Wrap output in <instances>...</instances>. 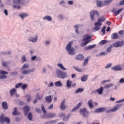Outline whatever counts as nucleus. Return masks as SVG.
I'll return each mask as SVG.
<instances>
[{
    "mask_svg": "<svg viewBox=\"0 0 124 124\" xmlns=\"http://www.w3.org/2000/svg\"><path fill=\"white\" fill-rule=\"evenodd\" d=\"M54 85L55 87H62V83L61 81H57L54 83Z\"/></svg>",
    "mask_w": 124,
    "mask_h": 124,
    "instance_id": "nucleus-24",
    "label": "nucleus"
},
{
    "mask_svg": "<svg viewBox=\"0 0 124 124\" xmlns=\"http://www.w3.org/2000/svg\"><path fill=\"white\" fill-rule=\"evenodd\" d=\"M57 66H58V67H60V68H61V69H62V70H66V68H65L63 66V65H62V63H58Z\"/></svg>",
    "mask_w": 124,
    "mask_h": 124,
    "instance_id": "nucleus-34",
    "label": "nucleus"
},
{
    "mask_svg": "<svg viewBox=\"0 0 124 124\" xmlns=\"http://www.w3.org/2000/svg\"><path fill=\"white\" fill-rule=\"evenodd\" d=\"M112 51V47H108L106 49V53H111Z\"/></svg>",
    "mask_w": 124,
    "mask_h": 124,
    "instance_id": "nucleus-53",
    "label": "nucleus"
},
{
    "mask_svg": "<svg viewBox=\"0 0 124 124\" xmlns=\"http://www.w3.org/2000/svg\"><path fill=\"white\" fill-rule=\"evenodd\" d=\"M12 114L13 116H19L20 115V112L17 111V108H15Z\"/></svg>",
    "mask_w": 124,
    "mask_h": 124,
    "instance_id": "nucleus-25",
    "label": "nucleus"
},
{
    "mask_svg": "<svg viewBox=\"0 0 124 124\" xmlns=\"http://www.w3.org/2000/svg\"><path fill=\"white\" fill-rule=\"evenodd\" d=\"M106 107L99 108L94 110V113H103L106 111Z\"/></svg>",
    "mask_w": 124,
    "mask_h": 124,
    "instance_id": "nucleus-12",
    "label": "nucleus"
},
{
    "mask_svg": "<svg viewBox=\"0 0 124 124\" xmlns=\"http://www.w3.org/2000/svg\"><path fill=\"white\" fill-rule=\"evenodd\" d=\"M56 117H57V114H56V113H48L43 115L42 118L43 119H52L53 118H55Z\"/></svg>",
    "mask_w": 124,
    "mask_h": 124,
    "instance_id": "nucleus-3",
    "label": "nucleus"
},
{
    "mask_svg": "<svg viewBox=\"0 0 124 124\" xmlns=\"http://www.w3.org/2000/svg\"><path fill=\"white\" fill-rule=\"evenodd\" d=\"M119 5H124V0L120 1L119 3Z\"/></svg>",
    "mask_w": 124,
    "mask_h": 124,
    "instance_id": "nucleus-64",
    "label": "nucleus"
},
{
    "mask_svg": "<svg viewBox=\"0 0 124 124\" xmlns=\"http://www.w3.org/2000/svg\"><path fill=\"white\" fill-rule=\"evenodd\" d=\"M7 76H4L3 75H0V80H3V79H7Z\"/></svg>",
    "mask_w": 124,
    "mask_h": 124,
    "instance_id": "nucleus-55",
    "label": "nucleus"
},
{
    "mask_svg": "<svg viewBox=\"0 0 124 124\" xmlns=\"http://www.w3.org/2000/svg\"><path fill=\"white\" fill-rule=\"evenodd\" d=\"M66 50L70 56H73L75 54L74 48L73 47H66Z\"/></svg>",
    "mask_w": 124,
    "mask_h": 124,
    "instance_id": "nucleus-8",
    "label": "nucleus"
},
{
    "mask_svg": "<svg viewBox=\"0 0 124 124\" xmlns=\"http://www.w3.org/2000/svg\"><path fill=\"white\" fill-rule=\"evenodd\" d=\"M44 44L46 45V46H49V45H50V44H51V41L46 40V41H45Z\"/></svg>",
    "mask_w": 124,
    "mask_h": 124,
    "instance_id": "nucleus-52",
    "label": "nucleus"
},
{
    "mask_svg": "<svg viewBox=\"0 0 124 124\" xmlns=\"http://www.w3.org/2000/svg\"><path fill=\"white\" fill-rule=\"evenodd\" d=\"M43 19L44 21H48V22H51L53 20L52 16H46L43 17Z\"/></svg>",
    "mask_w": 124,
    "mask_h": 124,
    "instance_id": "nucleus-17",
    "label": "nucleus"
},
{
    "mask_svg": "<svg viewBox=\"0 0 124 124\" xmlns=\"http://www.w3.org/2000/svg\"><path fill=\"white\" fill-rule=\"evenodd\" d=\"M98 17H99V14L97 11L93 10L90 12V18L92 21H94V19L98 18Z\"/></svg>",
    "mask_w": 124,
    "mask_h": 124,
    "instance_id": "nucleus-2",
    "label": "nucleus"
},
{
    "mask_svg": "<svg viewBox=\"0 0 124 124\" xmlns=\"http://www.w3.org/2000/svg\"><path fill=\"white\" fill-rule=\"evenodd\" d=\"M84 92V88H79L75 91V93H83Z\"/></svg>",
    "mask_w": 124,
    "mask_h": 124,
    "instance_id": "nucleus-37",
    "label": "nucleus"
},
{
    "mask_svg": "<svg viewBox=\"0 0 124 124\" xmlns=\"http://www.w3.org/2000/svg\"><path fill=\"white\" fill-rule=\"evenodd\" d=\"M122 106V104H116L115 106H114L113 108L109 109L108 110H107L106 112L108 114L109 113H111V112H116V111H117L118 109H120V108H121Z\"/></svg>",
    "mask_w": 124,
    "mask_h": 124,
    "instance_id": "nucleus-4",
    "label": "nucleus"
},
{
    "mask_svg": "<svg viewBox=\"0 0 124 124\" xmlns=\"http://www.w3.org/2000/svg\"><path fill=\"white\" fill-rule=\"evenodd\" d=\"M91 57L90 56L87 57V58L84 60L82 65L83 67H85L87 65H88V62H89V59H90Z\"/></svg>",
    "mask_w": 124,
    "mask_h": 124,
    "instance_id": "nucleus-23",
    "label": "nucleus"
},
{
    "mask_svg": "<svg viewBox=\"0 0 124 124\" xmlns=\"http://www.w3.org/2000/svg\"><path fill=\"white\" fill-rule=\"evenodd\" d=\"M28 85L26 84H24L23 85H21V89L22 90H26V88H27Z\"/></svg>",
    "mask_w": 124,
    "mask_h": 124,
    "instance_id": "nucleus-61",
    "label": "nucleus"
},
{
    "mask_svg": "<svg viewBox=\"0 0 124 124\" xmlns=\"http://www.w3.org/2000/svg\"><path fill=\"white\" fill-rule=\"evenodd\" d=\"M88 105L90 107V109H93V100L91 99L88 102Z\"/></svg>",
    "mask_w": 124,
    "mask_h": 124,
    "instance_id": "nucleus-30",
    "label": "nucleus"
},
{
    "mask_svg": "<svg viewBox=\"0 0 124 124\" xmlns=\"http://www.w3.org/2000/svg\"><path fill=\"white\" fill-rule=\"evenodd\" d=\"M111 69L113 71H122V70H123V68H122L121 65L118 64L112 67Z\"/></svg>",
    "mask_w": 124,
    "mask_h": 124,
    "instance_id": "nucleus-13",
    "label": "nucleus"
},
{
    "mask_svg": "<svg viewBox=\"0 0 124 124\" xmlns=\"http://www.w3.org/2000/svg\"><path fill=\"white\" fill-rule=\"evenodd\" d=\"M107 42V40H103L101 41L99 43V44L100 45H104V44H105Z\"/></svg>",
    "mask_w": 124,
    "mask_h": 124,
    "instance_id": "nucleus-51",
    "label": "nucleus"
},
{
    "mask_svg": "<svg viewBox=\"0 0 124 124\" xmlns=\"http://www.w3.org/2000/svg\"><path fill=\"white\" fill-rule=\"evenodd\" d=\"M79 112L80 113V114H81V115L83 116V117H87L88 115H89V111L87 110V108H80Z\"/></svg>",
    "mask_w": 124,
    "mask_h": 124,
    "instance_id": "nucleus-7",
    "label": "nucleus"
},
{
    "mask_svg": "<svg viewBox=\"0 0 124 124\" xmlns=\"http://www.w3.org/2000/svg\"><path fill=\"white\" fill-rule=\"evenodd\" d=\"M96 5L98 7H102V6H103L102 1L100 0H97Z\"/></svg>",
    "mask_w": 124,
    "mask_h": 124,
    "instance_id": "nucleus-38",
    "label": "nucleus"
},
{
    "mask_svg": "<svg viewBox=\"0 0 124 124\" xmlns=\"http://www.w3.org/2000/svg\"><path fill=\"white\" fill-rule=\"evenodd\" d=\"M7 42V40L5 38L2 39L1 40V43H0V45H4V44H5V43H6Z\"/></svg>",
    "mask_w": 124,
    "mask_h": 124,
    "instance_id": "nucleus-44",
    "label": "nucleus"
},
{
    "mask_svg": "<svg viewBox=\"0 0 124 124\" xmlns=\"http://www.w3.org/2000/svg\"><path fill=\"white\" fill-rule=\"evenodd\" d=\"M38 40V36L37 35L35 34L34 36H31L28 38V40L29 42H32V43H35L37 42V40Z\"/></svg>",
    "mask_w": 124,
    "mask_h": 124,
    "instance_id": "nucleus-5",
    "label": "nucleus"
},
{
    "mask_svg": "<svg viewBox=\"0 0 124 124\" xmlns=\"http://www.w3.org/2000/svg\"><path fill=\"white\" fill-rule=\"evenodd\" d=\"M22 85H23V83L22 82L18 83L16 85L15 88H16V89H19V87H22Z\"/></svg>",
    "mask_w": 124,
    "mask_h": 124,
    "instance_id": "nucleus-54",
    "label": "nucleus"
},
{
    "mask_svg": "<svg viewBox=\"0 0 124 124\" xmlns=\"http://www.w3.org/2000/svg\"><path fill=\"white\" fill-rule=\"evenodd\" d=\"M41 108H42V111L44 114H46V110L45 109V108L44 107V106L42 105L41 106Z\"/></svg>",
    "mask_w": 124,
    "mask_h": 124,
    "instance_id": "nucleus-63",
    "label": "nucleus"
},
{
    "mask_svg": "<svg viewBox=\"0 0 124 124\" xmlns=\"http://www.w3.org/2000/svg\"><path fill=\"white\" fill-rule=\"evenodd\" d=\"M25 97H26V98H27V101L28 102H31V94H27L25 96Z\"/></svg>",
    "mask_w": 124,
    "mask_h": 124,
    "instance_id": "nucleus-31",
    "label": "nucleus"
},
{
    "mask_svg": "<svg viewBox=\"0 0 124 124\" xmlns=\"http://www.w3.org/2000/svg\"><path fill=\"white\" fill-rule=\"evenodd\" d=\"M27 118L29 121H32V114L31 112L29 113L27 115Z\"/></svg>",
    "mask_w": 124,
    "mask_h": 124,
    "instance_id": "nucleus-43",
    "label": "nucleus"
},
{
    "mask_svg": "<svg viewBox=\"0 0 124 124\" xmlns=\"http://www.w3.org/2000/svg\"><path fill=\"white\" fill-rule=\"evenodd\" d=\"M77 60L82 61L84 59V56L82 54H79L76 56Z\"/></svg>",
    "mask_w": 124,
    "mask_h": 124,
    "instance_id": "nucleus-29",
    "label": "nucleus"
},
{
    "mask_svg": "<svg viewBox=\"0 0 124 124\" xmlns=\"http://www.w3.org/2000/svg\"><path fill=\"white\" fill-rule=\"evenodd\" d=\"M29 67H30V65H29V64H28V63H25L22 66V67L21 68V70H25V69H26L27 68H29Z\"/></svg>",
    "mask_w": 124,
    "mask_h": 124,
    "instance_id": "nucleus-32",
    "label": "nucleus"
},
{
    "mask_svg": "<svg viewBox=\"0 0 124 124\" xmlns=\"http://www.w3.org/2000/svg\"><path fill=\"white\" fill-rule=\"evenodd\" d=\"M56 71L57 77H58V78H60V79H65V78H67V77H68L67 76V73L62 71L60 69H57Z\"/></svg>",
    "mask_w": 124,
    "mask_h": 124,
    "instance_id": "nucleus-1",
    "label": "nucleus"
},
{
    "mask_svg": "<svg viewBox=\"0 0 124 124\" xmlns=\"http://www.w3.org/2000/svg\"><path fill=\"white\" fill-rule=\"evenodd\" d=\"M10 75L11 76H16L18 75V72L16 71L11 72Z\"/></svg>",
    "mask_w": 124,
    "mask_h": 124,
    "instance_id": "nucleus-56",
    "label": "nucleus"
},
{
    "mask_svg": "<svg viewBox=\"0 0 124 124\" xmlns=\"http://www.w3.org/2000/svg\"><path fill=\"white\" fill-rule=\"evenodd\" d=\"M59 4L60 5H62V6H63V7H64V6H65V1L63 0H61L60 2H59Z\"/></svg>",
    "mask_w": 124,
    "mask_h": 124,
    "instance_id": "nucleus-46",
    "label": "nucleus"
},
{
    "mask_svg": "<svg viewBox=\"0 0 124 124\" xmlns=\"http://www.w3.org/2000/svg\"><path fill=\"white\" fill-rule=\"evenodd\" d=\"M94 26H95V27H100L101 26H102V23L100 22L98 20V22H95L94 23Z\"/></svg>",
    "mask_w": 124,
    "mask_h": 124,
    "instance_id": "nucleus-45",
    "label": "nucleus"
},
{
    "mask_svg": "<svg viewBox=\"0 0 124 124\" xmlns=\"http://www.w3.org/2000/svg\"><path fill=\"white\" fill-rule=\"evenodd\" d=\"M123 10H124L123 8H121L119 10L116 11L115 12V16H117V15H119V14H120V13H121L122 11H123Z\"/></svg>",
    "mask_w": 124,
    "mask_h": 124,
    "instance_id": "nucleus-42",
    "label": "nucleus"
},
{
    "mask_svg": "<svg viewBox=\"0 0 124 124\" xmlns=\"http://www.w3.org/2000/svg\"><path fill=\"white\" fill-rule=\"evenodd\" d=\"M23 111L24 112V115L27 116L28 113H29V111H30V107L28 106L24 107L23 108Z\"/></svg>",
    "mask_w": 124,
    "mask_h": 124,
    "instance_id": "nucleus-16",
    "label": "nucleus"
},
{
    "mask_svg": "<svg viewBox=\"0 0 124 124\" xmlns=\"http://www.w3.org/2000/svg\"><path fill=\"white\" fill-rule=\"evenodd\" d=\"M93 48V47H85L84 50L85 51H90V50H92Z\"/></svg>",
    "mask_w": 124,
    "mask_h": 124,
    "instance_id": "nucleus-60",
    "label": "nucleus"
},
{
    "mask_svg": "<svg viewBox=\"0 0 124 124\" xmlns=\"http://www.w3.org/2000/svg\"><path fill=\"white\" fill-rule=\"evenodd\" d=\"M42 72L43 74H47V69L46 68V67L44 66L42 68Z\"/></svg>",
    "mask_w": 124,
    "mask_h": 124,
    "instance_id": "nucleus-48",
    "label": "nucleus"
},
{
    "mask_svg": "<svg viewBox=\"0 0 124 124\" xmlns=\"http://www.w3.org/2000/svg\"><path fill=\"white\" fill-rule=\"evenodd\" d=\"M124 45V42L123 41L116 42L114 44V47H122Z\"/></svg>",
    "mask_w": 124,
    "mask_h": 124,
    "instance_id": "nucleus-15",
    "label": "nucleus"
},
{
    "mask_svg": "<svg viewBox=\"0 0 124 124\" xmlns=\"http://www.w3.org/2000/svg\"><path fill=\"white\" fill-rule=\"evenodd\" d=\"M100 30V27L96 26L93 28V32H95V31H97Z\"/></svg>",
    "mask_w": 124,
    "mask_h": 124,
    "instance_id": "nucleus-39",
    "label": "nucleus"
},
{
    "mask_svg": "<svg viewBox=\"0 0 124 124\" xmlns=\"http://www.w3.org/2000/svg\"><path fill=\"white\" fill-rule=\"evenodd\" d=\"M111 87H113V83L108 84L105 85V87L106 89H108V88H111Z\"/></svg>",
    "mask_w": 124,
    "mask_h": 124,
    "instance_id": "nucleus-57",
    "label": "nucleus"
},
{
    "mask_svg": "<svg viewBox=\"0 0 124 124\" xmlns=\"http://www.w3.org/2000/svg\"><path fill=\"white\" fill-rule=\"evenodd\" d=\"M21 60L22 61V62H27V58H26V56L25 55H23L21 57Z\"/></svg>",
    "mask_w": 124,
    "mask_h": 124,
    "instance_id": "nucleus-59",
    "label": "nucleus"
},
{
    "mask_svg": "<svg viewBox=\"0 0 124 124\" xmlns=\"http://www.w3.org/2000/svg\"><path fill=\"white\" fill-rule=\"evenodd\" d=\"M112 1H113V0H105L104 1V5H105V6L109 5V4H110V3L112 2Z\"/></svg>",
    "mask_w": 124,
    "mask_h": 124,
    "instance_id": "nucleus-28",
    "label": "nucleus"
},
{
    "mask_svg": "<svg viewBox=\"0 0 124 124\" xmlns=\"http://www.w3.org/2000/svg\"><path fill=\"white\" fill-rule=\"evenodd\" d=\"M45 100L48 103H51V102H52V96L51 95L46 96L45 98Z\"/></svg>",
    "mask_w": 124,
    "mask_h": 124,
    "instance_id": "nucleus-19",
    "label": "nucleus"
},
{
    "mask_svg": "<svg viewBox=\"0 0 124 124\" xmlns=\"http://www.w3.org/2000/svg\"><path fill=\"white\" fill-rule=\"evenodd\" d=\"M85 42H83V43H82L80 45V46H81L82 47H84L85 46H86V45H87V44H88V43H90V41H84Z\"/></svg>",
    "mask_w": 124,
    "mask_h": 124,
    "instance_id": "nucleus-49",
    "label": "nucleus"
},
{
    "mask_svg": "<svg viewBox=\"0 0 124 124\" xmlns=\"http://www.w3.org/2000/svg\"><path fill=\"white\" fill-rule=\"evenodd\" d=\"M105 18H104V17H100L98 19V21L100 22V23H102L103 22H104V21H105Z\"/></svg>",
    "mask_w": 124,
    "mask_h": 124,
    "instance_id": "nucleus-47",
    "label": "nucleus"
},
{
    "mask_svg": "<svg viewBox=\"0 0 124 124\" xmlns=\"http://www.w3.org/2000/svg\"><path fill=\"white\" fill-rule=\"evenodd\" d=\"M35 71V68H32V69H27L21 71L22 74L24 75H27V74H30L31 72H34Z\"/></svg>",
    "mask_w": 124,
    "mask_h": 124,
    "instance_id": "nucleus-9",
    "label": "nucleus"
},
{
    "mask_svg": "<svg viewBox=\"0 0 124 124\" xmlns=\"http://www.w3.org/2000/svg\"><path fill=\"white\" fill-rule=\"evenodd\" d=\"M69 118H70V114H67L63 118L62 120L64 122H67L69 120Z\"/></svg>",
    "mask_w": 124,
    "mask_h": 124,
    "instance_id": "nucleus-27",
    "label": "nucleus"
},
{
    "mask_svg": "<svg viewBox=\"0 0 124 124\" xmlns=\"http://www.w3.org/2000/svg\"><path fill=\"white\" fill-rule=\"evenodd\" d=\"M71 84H72V81L67 80L66 81V87L67 88H71Z\"/></svg>",
    "mask_w": 124,
    "mask_h": 124,
    "instance_id": "nucleus-36",
    "label": "nucleus"
},
{
    "mask_svg": "<svg viewBox=\"0 0 124 124\" xmlns=\"http://www.w3.org/2000/svg\"><path fill=\"white\" fill-rule=\"evenodd\" d=\"M0 123H7V124H10V119L7 117H4L3 114L0 116Z\"/></svg>",
    "mask_w": 124,
    "mask_h": 124,
    "instance_id": "nucleus-6",
    "label": "nucleus"
},
{
    "mask_svg": "<svg viewBox=\"0 0 124 124\" xmlns=\"http://www.w3.org/2000/svg\"><path fill=\"white\" fill-rule=\"evenodd\" d=\"M16 93V89H15V88L12 89L10 91V93L11 96L14 95V94H15Z\"/></svg>",
    "mask_w": 124,
    "mask_h": 124,
    "instance_id": "nucleus-40",
    "label": "nucleus"
},
{
    "mask_svg": "<svg viewBox=\"0 0 124 124\" xmlns=\"http://www.w3.org/2000/svg\"><path fill=\"white\" fill-rule=\"evenodd\" d=\"M88 80V75H84L81 77V80L82 82H86Z\"/></svg>",
    "mask_w": 124,
    "mask_h": 124,
    "instance_id": "nucleus-35",
    "label": "nucleus"
},
{
    "mask_svg": "<svg viewBox=\"0 0 124 124\" xmlns=\"http://www.w3.org/2000/svg\"><path fill=\"white\" fill-rule=\"evenodd\" d=\"M7 74H8V72L3 71V70H0V75L6 76V75H7Z\"/></svg>",
    "mask_w": 124,
    "mask_h": 124,
    "instance_id": "nucleus-41",
    "label": "nucleus"
},
{
    "mask_svg": "<svg viewBox=\"0 0 124 124\" xmlns=\"http://www.w3.org/2000/svg\"><path fill=\"white\" fill-rule=\"evenodd\" d=\"M106 55H108V53H106V52L102 51V52H100L99 54L96 55V57H103L104 56H106Z\"/></svg>",
    "mask_w": 124,
    "mask_h": 124,
    "instance_id": "nucleus-26",
    "label": "nucleus"
},
{
    "mask_svg": "<svg viewBox=\"0 0 124 124\" xmlns=\"http://www.w3.org/2000/svg\"><path fill=\"white\" fill-rule=\"evenodd\" d=\"M60 108L62 111H64L66 109V106H65V99L63 100L60 104Z\"/></svg>",
    "mask_w": 124,
    "mask_h": 124,
    "instance_id": "nucleus-11",
    "label": "nucleus"
},
{
    "mask_svg": "<svg viewBox=\"0 0 124 124\" xmlns=\"http://www.w3.org/2000/svg\"><path fill=\"white\" fill-rule=\"evenodd\" d=\"M19 17L21 18V19H24L26 17H28L29 16V14L26 13H22L18 15Z\"/></svg>",
    "mask_w": 124,
    "mask_h": 124,
    "instance_id": "nucleus-21",
    "label": "nucleus"
},
{
    "mask_svg": "<svg viewBox=\"0 0 124 124\" xmlns=\"http://www.w3.org/2000/svg\"><path fill=\"white\" fill-rule=\"evenodd\" d=\"M2 108L4 110H7L8 109V105L7 102L3 101L2 102Z\"/></svg>",
    "mask_w": 124,
    "mask_h": 124,
    "instance_id": "nucleus-18",
    "label": "nucleus"
},
{
    "mask_svg": "<svg viewBox=\"0 0 124 124\" xmlns=\"http://www.w3.org/2000/svg\"><path fill=\"white\" fill-rule=\"evenodd\" d=\"M13 3L15 4H27V0H14Z\"/></svg>",
    "mask_w": 124,
    "mask_h": 124,
    "instance_id": "nucleus-10",
    "label": "nucleus"
},
{
    "mask_svg": "<svg viewBox=\"0 0 124 124\" xmlns=\"http://www.w3.org/2000/svg\"><path fill=\"white\" fill-rule=\"evenodd\" d=\"M104 88L103 87H100V88L96 90L97 93L98 94L101 95L103 93Z\"/></svg>",
    "mask_w": 124,
    "mask_h": 124,
    "instance_id": "nucleus-22",
    "label": "nucleus"
},
{
    "mask_svg": "<svg viewBox=\"0 0 124 124\" xmlns=\"http://www.w3.org/2000/svg\"><path fill=\"white\" fill-rule=\"evenodd\" d=\"M82 102H79L77 105L76 107H75L72 109L71 112H75L76 111H77L80 108V107H81V105H82Z\"/></svg>",
    "mask_w": 124,
    "mask_h": 124,
    "instance_id": "nucleus-14",
    "label": "nucleus"
},
{
    "mask_svg": "<svg viewBox=\"0 0 124 124\" xmlns=\"http://www.w3.org/2000/svg\"><path fill=\"white\" fill-rule=\"evenodd\" d=\"M68 5H73L74 4V1L73 0H69L67 2Z\"/></svg>",
    "mask_w": 124,
    "mask_h": 124,
    "instance_id": "nucleus-50",
    "label": "nucleus"
},
{
    "mask_svg": "<svg viewBox=\"0 0 124 124\" xmlns=\"http://www.w3.org/2000/svg\"><path fill=\"white\" fill-rule=\"evenodd\" d=\"M73 43V41H71L69 42L68 44L66 45V47H71V45H72Z\"/></svg>",
    "mask_w": 124,
    "mask_h": 124,
    "instance_id": "nucleus-58",
    "label": "nucleus"
},
{
    "mask_svg": "<svg viewBox=\"0 0 124 124\" xmlns=\"http://www.w3.org/2000/svg\"><path fill=\"white\" fill-rule=\"evenodd\" d=\"M73 68H74L75 70H76V71H78V72H82V70H81V69L78 68V67H74Z\"/></svg>",
    "mask_w": 124,
    "mask_h": 124,
    "instance_id": "nucleus-62",
    "label": "nucleus"
},
{
    "mask_svg": "<svg viewBox=\"0 0 124 124\" xmlns=\"http://www.w3.org/2000/svg\"><path fill=\"white\" fill-rule=\"evenodd\" d=\"M91 36L89 35H85L83 36L82 41H90L89 39H91Z\"/></svg>",
    "mask_w": 124,
    "mask_h": 124,
    "instance_id": "nucleus-20",
    "label": "nucleus"
},
{
    "mask_svg": "<svg viewBox=\"0 0 124 124\" xmlns=\"http://www.w3.org/2000/svg\"><path fill=\"white\" fill-rule=\"evenodd\" d=\"M119 37V35L117 33H114L111 34V38L112 39H117Z\"/></svg>",
    "mask_w": 124,
    "mask_h": 124,
    "instance_id": "nucleus-33",
    "label": "nucleus"
}]
</instances>
